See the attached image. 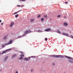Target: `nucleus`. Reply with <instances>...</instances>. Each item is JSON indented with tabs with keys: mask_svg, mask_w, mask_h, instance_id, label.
Instances as JSON below:
<instances>
[{
	"mask_svg": "<svg viewBox=\"0 0 73 73\" xmlns=\"http://www.w3.org/2000/svg\"><path fill=\"white\" fill-rule=\"evenodd\" d=\"M21 57H24V55L23 54L21 55Z\"/></svg>",
	"mask_w": 73,
	"mask_h": 73,
	"instance_id": "nucleus-24",
	"label": "nucleus"
},
{
	"mask_svg": "<svg viewBox=\"0 0 73 73\" xmlns=\"http://www.w3.org/2000/svg\"><path fill=\"white\" fill-rule=\"evenodd\" d=\"M55 65V63H53V65Z\"/></svg>",
	"mask_w": 73,
	"mask_h": 73,
	"instance_id": "nucleus-38",
	"label": "nucleus"
},
{
	"mask_svg": "<svg viewBox=\"0 0 73 73\" xmlns=\"http://www.w3.org/2000/svg\"><path fill=\"white\" fill-rule=\"evenodd\" d=\"M57 17H61V16L60 15H58L57 16Z\"/></svg>",
	"mask_w": 73,
	"mask_h": 73,
	"instance_id": "nucleus-23",
	"label": "nucleus"
},
{
	"mask_svg": "<svg viewBox=\"0 0 73 73\" xmlns=\"http://www.w3.org/2000/svg\"><path fill=\"white\" fill-rule=\"evenodd\" d=\"M10 50H11V49H10Z\"/></svg>",
	"mask_w": 73,
	"mask_h": 73,
	"instance_id": "nucleus-48",
	"label": "nucleus"
},
{
	"mask_svg": "<svg viewBox=\"0 0 73 73\" xmlns=\"http://www.w3.org/2000/svg\"><path fill=\"white\" fill-rule=\"evenodd\" d=\"M20 1H25L26 0H19Z\"/></svg>",
	"mask_w": 73,
	"mask_h": 73,
	"instance_id": "nucleus-17",
	"label": "nucleus"
},
{
	"mask_svg": "<svg viewBox=\"0 0 73 73\" xmlns=\"http://www.w3.org/2000/svg\"><path fill=\"white\" fill-rule=\"evenodd\" d=\"M21 7H24V5H21Z\"/></svg>",
	"mask_w": 73,
	"mask_h": 73,
	"instance_id": "nucleus-36",
	"label": "nucleus"
},
{
	"mask_svg": "<svg viewBox=\"0 0 73 73\" xmlns=\"http://www.w3.org/2000/svg\"><path fill=\"white\" fill-rule=\"evenodd\" d=\"M57 33H61V32L60 31V30H57Z\"/></svg>",
	"mask_w": 73,
	"mask_h": 73,
	"instance_id": "nucleus-15",
	"label": "nucleus"
},
{
	"mask_svg": "<svg viewBox=\"0 0 73 73\" xmlns=\"http://www.w3.org/2000/svg\"><path fill=\"white\" fill-rule=\"evenodd\" d=\"M44 17H47V15H44Z\"/></svg>",
	"mask_w": 73,
	"mask_h": 73,
	"instance_id": "nucleus-26",
	"label": "nucleus"
},
{
	"mask_svg": "<svg viewBox=\"0 0 73 73\" xmlns=\"http://www.w3.org/2000/svg\"><path fill=\"white\" fill-rule=\"evenodd\" d=\"M65 57L66 58H68V59H72V58L70 57H69V56H65Z\"/></svg>",
	"mask_w": 73,
	"mask_h": 73,
	"instance_id": "nucleus-7",
	"label": "nucleus"
},
{
	"mask_svg": "<svg viewBox=\"0 0 73 73\" xmlns=\"http://www.w3.org/2000/svg\"><path fill=\"white\" fill-rule=\"evenodd\" d=\"M20 53H21L22 54H24L23 52H22V51H20Z\"/></svg>",
	"mask_w": 73,
	"mask_h": 73,
	"instance_id": "nucleus-25",
	"label": "nucleus"
},
{
	"mask_svg": "<svg viewBox=\"0 0 73 73\" xmlns=\"http://www.w3.org/2000/svg\"><path fill=\"white\" fill-rule=\"evenodd\" d=\"M52 57H55L56 58H63L64 56L62 55H53L51 56Z\"/></svg>",
	"mask_w": 73,
	"mask_h": 73,
	"instance_id": "nucleus-1",
	"label": "nucleus"
},
{
	"mask_svg": "<svg viewBox=\"0 0 73 73\" xmlns=\"http://www.w3.org/2000/svg\"><path fill=\"white\" fill-rule=\"evenodd\" d=\"M17 12H15L14 13L13 15H16V14H17Z\"/></svg>",
	"mask_w": 73,
	"mask_h": 73,
	"instance_id": "nucleus-27",
	"label": "nucleus"
},
{
	"mask_svg": "<svg viewBox=\"0 0 73 73\" xmlns=\"http://www.w3.org/2000/svg\"><path fill=\"white\" fill-rule=\"evenodd\" d=\"M30 58H31V57H29V59H30Z\"/></svg>",
	"mask_w": 73,
	"mask_h": 73,
	"instance_id": "nucleus-39",
	"label": "nucleus"
},
{
	"mask_svg": "<svg viewBox=\"0 0 73 73\" xmlns=\"http://www.w3.org/2000/svg\"><path fill=\"white\" fill-rule=\"evenodd\" d=\"M13 41V40H12L11 39L10 40L9 42L7 44L5 43L4 44L5 45H9V44H11L12 43V42Z\"/></svg>",
	"mask_w": 73,
	"mask_h": 73,
	"instance_id": "nucleus-3",
	"label": "nucleus"
},
{
	"mask_svg": "<svg viewBox=\"0 0 73 73\" xmlns=\"http://www.w3.org/2000/svg\"><path fill=\"white\" fill-rule=\"evenodd\" d=\"M14 24H15V23L13 22H12L11 23V25H9V26L10 27H12Z\"/></svg>",
	"mask_w": 73,
	"mask_h": 73,
	"instance_id": "nucleus-5",
	"label": "nucleus"
},
{
	"mask_svg": "<svg viewBox=\"0 0 73 73\" xmlns=\"http://www.w3.org/2000/svg\"><path fill=\"white\" fill-rule=\"evenodd\" d=\"M7 58H8V56H6L4 58L5 61H6V60H7Z\"/></svg>",
	"mask_w": 73,
	"mask_h": 73,
	"instance_id": "nucleus-11",
	"label": "nucleus"
},
{
	"mask_svg": "<svg viewBox=\"0 0 73 73\" xmlns=\"http://www.w3.org/2000/svg\"><path fill=\"white\" fill-rule=\"evenodd\" d=\"M65 17V18L66 17Z\"/></svg>",
	"mask_w": 73,
	"mask_h": 73,
	"instance_id": "nucleus-45",
	"label": "nucleus"
},
{
	"mask_svg": "<svg viewBox=\"0 0 73 73\" xmlns=\"http://www.w3.org/2000/svg\"><path fill=\"white\" fill-rule=\"evenodd\" d=\"M31 31L30 30H28L25 31L24 33V34L23 35V36H25V35H27L28 33H30Z\"/></svg>",
	"mask_w": 73,
	"mask_h": 73,
	"instance_id": "nucleus-2",
	"label": "nucleus"
},
{
	"mask_svg": "<svg viewBox=\"0 0 73 73\" xmlns=\"http://www.w3.org/2000/svg\"><path fill=\"white\" fill-rule=\"evenodd\" d=\"M52 20L51 19H50V20Z\"/></svg>",
	"mask_w": 73,
	"mask_h": 73,
	"instance_id": "nucleus-44",
	"label": "nucleus"
},
{
	"mask_svg": "<svg viewBox=\"0 0 73 73\" xmlns=\"http://www.w3.org/2000/svg\"><path fill=\"white\" fill-rule=\"evenodd\" d=\"M20 12V10H19V11H17V13H19V12Z\"/></svg>",
	"mask_w": 73,
	"mask_h": 73,
	"instance_id": "nucleus-33",
	"label": "nucleus"
},
{
	"mask_svg": "<svg viewBox=\"0 0 73 73\" xmlns=\"http://www.w3.org/2000/svg\"><path fill=\"white\" fill-rule=\"evenodd\" d=\"M33 71V69H32L31 70V72H32Z\"/></svg>",
	"mask_w": 73,
	"mask_h": 73,
	"instance_id": "nucleus-40",
	"label": "nucleus"
},
{
	"mask_svg": "<svg viewBox=\"0 0 73 73\" xmlns=\"http://www.w3.org/2000/svg\"><path fill=\"white\" fill-rule=\"evenodd\" d=\"M65 3L66 4H68V2H65Z\"/></svg>",
	"mask_w": 73,
	"mask_h": 73,
	"instance_id": "nucleus-31",
	"label": "nucleus"
},
{
	"mask_svg": "<svg viewBox=\"0 0 73 73\" xmlns=\"http://www.w3.org/2000/svg\"><path fill=\"white\" fill-rule=\"evenodd\" d=\"M64 73H65V72H64Z\"/></svg>",
	"mask_w": 73,
	"mask_h": 73,
	"instance_id": "nucleus-47",
	"label": "nucleus"
},
{
	"mask_svg": "<svg viewBox=\"0 0 73 73\" xmlns=\"http://www.w3.org/2000/svg\"><path fill=\"white\" fill-rule=\"evenodd\" d=\"M15 73H18V72H17V71H16Z\"/></svg>",
	"mask_w": 73,
	"mask_h": 73,
	"instance_id": "nucleus-41",
	"label": "nucleus"
},
{
	"mask_svg": "<svg viewBox=\"0 0 73 73\" xmlns=\"http://www.w3.org/2000/svg\"><path fill=\"white\" fill-rule=\"evenodd\" d=\"M31 57L32 58H33V57H35H35H36L35 56H31Z\"/></svg>",
	"mask_w": 73,
	"mask_h": 73,
	"instance_id": "nucleus-28",
	"label": "nucleus"
},
{
	"mask_svg": "<svg viewBox=\"0 0 73 73\" xmlns=\"http://www.w3.org/2000/svg\"><path fill=\"white\" fill-rule=\"evenodd\" d=\"M24 60H25L26 61H28V60H28V59L27 58H24Z\"/></svg>",
	"mask_w": 73,
	"mask_h": 73,
	"instance_id": "nucleus-12",
	"label": "nucleus"
},
{
	"mask_svg": "<svg viewBox=\"0 0 73 73\" xmlns=\"http://www.w3.org/2000/svg\"><path fill=\"white\" fill-rule=\"evenodd\" d=\"M42 32V31H41L40 30H39L38 31V32Z\"/></svg>",
	"mask_w": 73,
	"mask_h": 73,
	"instance_id": "nucleus-19",
	"label": "nucleus"
},
{
	"mask_svg": "<svg viewBox=\"0 0 73 73\" xmlns=\"http://www.w3.org/2000/svg\"><path fill=\"white\" fill-rule=\"evenodd\" d=\"M71 37L72 38H73V36L72 35H71Z\"/></svg>",
	"mask_w": 73,
	"mask_h": 73,
	"instance_id": "nucleus-32",
	"label": "nucleus"
},
{
	"mask_svg": "<svg viewBox=\"0 0 73 73\" xmlns=\"http://www.w3.org/2000/svg\"><path fill=\"white\" fill-rule=\"evenodd\" d=\"M23 37V36H18V38H21V37Z\"/></svg>",
	"mask_w": 73,
	"mask_h": 73,
	"instance_id": "nucleus-21",
	"label": "nucleus"
},
{
	"mask_svg": "<svg viewBox=\"0 0 73 73\" xmlns=\"http://www.w3.org/2000/svg\"><path fill=\"white\" fill-rule=\"evenodd\" d=\"M41 16V15H39L38 16V17H40Z\"/></svg>",
	"mask_w": 73,
	"mask_h": 73,
	"instance_id": "nucleus-34",
	"label": "nucleus"
},
{
	"mask_svg": "<svg viewBox=\"0 0 73 73\" xmlns=\"http://www.w3.org/2000/svg\"><path fill=\"white\" fill-rule=\"evenodd\" d=\"M15 17H16V18L17 17L19 16V15L17 14V15H15Z\"/></svg>",
	"mask_w": 73,
	"mask_h": 73,
	"instance_id": "nucleus-18",
	"label": "nucleus"
},
{
	"mask_svg": "<svg viewBox=\"0 0 73 73\" xmlns=\"http://www.w3.org/2000/svg\"><path fill=\"white\" fill-rule=\"evenodd\" d=\"M4 38V40H5V39H6V38H7V37L6 36H5Z\"/></svg>",
	"mask_w": 73,
	"mask_h": 73,
	"instance_id": "nucleus-20",
	"label": "nucleus"
},
{
	"mask_svg": "<svg viewBox=\"0 0 73 73\" xmlns=\"http://www.w3.org/2000/svg\"><path fill=\"white\" fill-rule=\"evenodd\" d=\"M0 54H1V53H0Z\"/></svg>",
	"mask_w": 73,
	"mask_h": 73,
	"instance_id": "nucleus-46",
	"label": "nucleus"
},
{
	"mask_svg": "<svg viewBox=\"0 0 73 73\" xmlns=\"http://www.w3.org/2000/svg\"><path fill=\"white\" fill-rule=\"evenodd\" d=\"M62 34L63 35H65V36H69V35L66 33H63Z\"/></svg>",
	"mask_w": 73,
	"mask_h": 73,
	"instance_id": "nucleus-6",
	"label": "nucleus"
},
{
	"mask_svg": "<svg viewBox=\"0 0 73 73\" xmlns=\"http://www.w3.org/2000/svg\"><path fill=\"white\" fill-rule=\"evenodd\" d=\"M16 54H15L13 55L12 57V58H13L14 57H16Z\"/></svg>",
	"mask_w": 73,
	"mask_h": 73,
	"instance_id": "nucleus-13",
	"label": "nucleus"
},
{
	"mask_svg": "<svg viewBox=\"0 0 73 73\" xmlns=\"http://www.w3.org/2000/svg\"><path fill=\"white\" fill-rule=\"evenodd\" d=\"M4 24V23H1V25H3V24Z\"/></svg>",
	"mask_w": 73,
	"mask_h": 73,
	"instance_id": "nucleus-37",
	"label": "nucleus"
},
{
	"mask_svg": "<svg viewBox=\"0 0 73 73\" xmlns=\"http://www.w3.org/2000/svg\"><path fill=\"white\" fill-rule=\"evenodd\" d=\"M0 70L1 72V71H2V70H1V69Z\"/></svg>",
	"mask_w": 73,
	"mask_h": 73,
	"instance_id": "nucleus-43",
	"label": "nucleus"
},
{
	"mask_svg": "<svg viewBox=\"0 0 73 73\" xmlns=\"http://www.w3.org/2000/svg\"><path fill=\"white\" fill-rule=\"evenodd\" d=\"M17 6L18 7H21V5H17Z\"/></svg>",
	"mask_w": 73,
	"mask_h": 73,
	"instance_id": "nucleus-30",
	"label": "nucleus"
},
{
	"mask_svg": "<svg viewBox=\"0 0 73 73\" xmlns=\"http://www.w3.org/2000/svg\"><path fill=\"white\" fill-rule=\"evenodd\" d=\"M50 29L48 28V29H46L45 30V31H46V32H49V31H50Z\"/></svg>",
	"mask_w": 73,
	"mask_h": 73,
	"instance_id": "nucleus-4",
	"label": "nucleus"
},
{
	"mask_svg": "<svg viewBox=\"0 0 73 73\" xmlns=\"http://www.w3.org/2000/svg\"><path fill=\"white\" fill-rule=\"evenodd\" d=\"M68 62H71V63H73V60H68Z\"/></svg>",
	"mask_w": 73,
	"mask_h": 73,
	"instance_id": "nucleus-8",
	"label": "nucleus"
},
{
	"mask_svg": "<svg viewBox=\"0 0 73 73\" xmlns=\"http://www.w3.org/2000/svg\"><path fill=\"white\" fill-rule=\"evenodd\" d=\"M7 50H5V51H4L3 52V53H2V54H3V53H5L6 52H7Z\"/></svg>",
	"mask_w": 73,
	"mask_h": 73,
	"instance_id": "nucleus-9",
	"label": "nucleus"
},
{
	"mask_svg": "<svg viewBox=\"0 0 73 73\" xmlns=\"http://www.w3.org/2000/svg\"><path fill=\"white\" fill-rule=\"evenodd\" d=\"M64 25H65V26H67L68 25V23H66L65 22L64 23Z\"/></svg>",
	"mask_w": 73,
	"mask_h": 73,
	"instance_id": "nucleus-10",
	"label": "nucleus"
},
{
	"mask_svg": "<svg viewBox=\"0 0 73 73\" xmlns=\"http://www.w3.org/2000/svg\"><path fill=\"white\" fill-rule=\"evenodd\" d=\"M44 19L43 18H41V21H44Z\"/></svg>",
	"mask_w": 73,
	"mask_h": 73,
	"instance_id": "nucleus-16",
	"label": "nucleus"
},
{
	"mask_svg": "<svg viewBox=\"0 0 73 73\" xmlns=\"http://www.w3.org/2000/svg\"><path fill=\"white\" fill-rule=\"evenodd\" d=\"M34 20H35V19H31L30 20V21L31 22H33V21H34Z\"/></svg>",
	"mask_w": 73,
	"mask_h": 73,
	"instance_id": "nucleus-14",
	"label": "nucleus"
},
{
	"mask_svg": "<svg viewBox=\"0 0 73 73\" xmlns=\"http://www.w3.org/2000/svg\"><path fill=\"white\" fill-rule=\"evenodd\" d=\"M1 20L0 21V23H1Z\"/></svg>",
	"mask_w": 73,
	"mask_h": 73,
	"instance_id": "nucleus-42",
	"label": "nucleus"
},
{
	"mask_svg": "<svg viewBox=\"0 0 73 73\" xmlns=\"http://www.w3.org/2000/svg\"><path fill=\"white\" fill-rule=\"evenodd\" d=\"M5 47V46H4V45H2V48H4V47Z\"/></svg>",
	"mask_w": 73,
	"mask_h": 73,
	"instance_id": "nucleus-29",
	"label": "nucleus"
},
{
	"mask_svg": "<svg viewBox=\"0 0 73 73\" xmlns=\"http://www.w3.org/2000/svg\"><path fill=\"white\" fill-rule=\"evenodd\" d=\"M23 57H21L20 58H19V60H21V59H23Z\"/></svg>",
	"mask_w": 73,
	"mask_h": 73,
	"instance_id": "nucleus-22",
	"label": "nucleus"
},
{
	"mask_svg": "<svg viewBox=\"0 0 73 73\" xmlns=\"http://www.w3.org/2000/svg\"><path fill=\"white\" fill-rule=\"evenodd\" d=\"M45 41H47V38H45Z\"/></svg>",
	"mask_w": 73,
	"mask_h": 73,
	"instance_id": "nucleus-35",
	"label": "nucleus"
}]
</instances>
